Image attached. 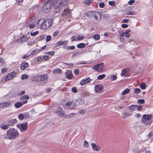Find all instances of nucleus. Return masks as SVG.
<instances>
[{
  "label": "nucleus",
  "instance_id": "nucleus-1",
  "mask_svg": "<svg viewBox=\"0 0 153 153\" xmlns=\"http://www.w3.org/2000/svg\"><path fill=\"white\" fill-rule=\"evenodd\" d=\"M53 20L52 19L45 20L41 19L38 21L37 24V27L43 30H45L50 27L52 24Z\"/></svg>",
  "mask_w": 153,
  "mask_h": 153
},
{
  "label": "nucleus",
  "instance_id": "nucleus-2",
  "mask_svg": "<svg viewBox=\"0 0 153 153\" xmlns=\"http://www.w3.org/2000/svg\"><path fill=\"white\" fill-rule=\"evenodd\" d=\"M19 134L17 130L14 128H11L7 131L4 138L10 140L15 139L19 136Z\"/></svg>",
  "mask_w": 153,
  "mask_h": 153
},
{
  "label": "nucleus",
  "instance_id": "nucleus-3",
  "mask_svg": "<svg viewBox=\"0 0 153 153\" xmlns=\"http://www.w3.org/2000/svg\"><path fill=\"white\" fill-rule=\"evenodd\" d=\"M67 4L66 0H55L53 6L55 9V12L57 13L59 11L61 7L65 6Z\"/></svg>",
  "mask_w": 153,
  "mask_h": 153
},
{
  "label": "nucleus",
  "instance_id": "nucleus-4",
  "mask_svg": "<svg viewBox=\"0 0 153 153\" xmlns=\"http://www.w3.org/2000/svg\"><path fill=\"white\" fill-rule=\"evenodd\" d=\"M52 5L53 2L52 1L48 0L44 3L42 7V10L44 13H48L50 10Z\"/></svg>",
  "mask_w": 153,
  "mask_h": 153
},
{
  "label": "nucleus",
  "instance_id": "nucleus-5",
  "mask_svg": "<svg viewBox=\"0 0 153 153\" xmlns=\"http://www.w3.org/2000/svg\"><path fill=\"white\" fill-rule=\"evenodd\" d=\"M152 117V115L151 114H144L143 115L142 118L141 120L142 123L145 125L147 126L149 125H150L152 123V121L150 120Z\"/></svg>",
  "mask_w": 153,
  "mask_h": 153
},
{
  "label": "nucleus",
  "instance_id": "nucleus-6",
  "mask_svg": "<svg viewBox=\"0 0 153 153\" xmlns=\"http://www.w3.org/2000/svg\"><path fill=\"white\" fill-rule=\"evenodd\" d=\"M48 76L47 74H43L33 77L32 81L33 82H40L47 79Z\"/></svg>",
  "mask_w": 153,
  "mask_h": 153
},
{
  "label": "nucleus",
  "instance_id": "nucleus-7",
  "mask_svg": "<svg viewBox=\"0 0 153 153\" xmlns=\"http://www.w3.org/2000/svg\"><path fill=\"white\" fill-rule=\"evenodd\" d=\"M103 63L102 62L97 64L93 66L92 68L93 70L101 72L102 71L103 67Z\"/></svg>",
  "mask_w": 153,
  "mask_h": 153
},
{
  "label": "nucleus",
  "instance_id": "nucleus-8",
  "mask_svg": "<svg viewBox=\"0 0 153 153\" xmlns=\"http://www.w3.org/2000/svg\"><path fill=\"white\" fill-rule=\"evenodd\" d=\"M17 127L19 128L22 132H23L27 129V123H24L21 124H17Z\"/></svg>",
  "mask_w": 153,
  "mask_h": 153
},
{
  "label": "nucleus",
  "instance_id": "nucleus-9",
  "mask_svg": "<svg viewBox=\"0 0 153 153\" xmlns=\"http://www.w3.org/2000/svg\"><path fill=\"white\" fill-rule=\"evenodd\" d=\"M101 13L99 11H95L94 14V18L97 21L100 20L102 18Z\"/></svg>",
  "mask_w": 153,
  "mask_h": 153
},
{
  "label": "nucleus",
  "instance_id": "nucleus-10",
  "mask_svg": "<svg viewBox=\"0 0 153 153\" xmlns=\"http://www.w3.org/2000/svg\"><path fill=\"white\" fill-rule=\"evenodd\" d=\"M16 75V73L15 72H12L7 74L5 77V80H9L13 79Z\"/></svg>",
  "mask_w": 153,
  "mask_h": 153
},
{
  "label": "nucleus",
  "instance_id": "nucleus-11",
  "mask_svg": "<svg viewBox=\"0 0 153 153\" xmlns=\"http://www.w3.org/2000/svg\"><path fill=\"white\" fill-rule=\"evenodd\" d=\"M95 91L97 93H102L103 91L102 86L101 85H98L95 86Z\"/></svg>",
  "mask_w": 153,
  "mask_h": 153
},
{
  "label": "nucleus",
  "instance_id": "nucleus-12",
  "mask_svg": "<svg viewBox=\"0 0 153 153\" xmlns=\"http://www.w3.org/2000/svg\"><path fill=\"white\" fill-rule=\"evenodd\" d=\"M11 102H2L0 103V109L3 108H6L10 106Z\"/></svg>",
  "mask_w": 153,
  "mask_h": 153
},
{
  "label": "nucleus",
  "instance_id": "nucleus-13",
  "mask_svg": "<svg viewBox=\"0 0 153 153\" xmlns=\"http://www.w3.org/2000/svg\"><path fill=\"white\" fill-rule=\"evenodd\" d=\"M27 101L25 100L22 102V103L17 102L14 104V106L16 108H19L21 107L23 104L27 103Z\"/></svg>",
  "mask_w": 153,
  "mask_h": 153
},
{
  "label": "nucleus",
  "instance_id": "nucleus-14",
  "mask_svg": "<svg viewBox=\"0 0 153 153\" xmlns=\"http://www.w3.org/2000/svg\"><path fill=\"white\" fill-rule=\"evenodd\" d=\"M91 79L90 78L88 77L85 78V79H83L80 82V84L81 85H84L85 84L88 83H89Z\"/></svg>",
  "mask_w": 153,
  "mask_h": 153
},
{
  "label": "nucleus",
  "instance_id": "nucleus-15",
  "mask_svg": "<svg viewBox=\"0 0 153 153\" xmlns=\"http://www.w3.org/2000/svg\"><path fill=\"white\" fill-rule=\"evenodd\" d=\"M91 145L93 150L94 151H99L100 149V147L97 146L94 143H91Z\"/></svg>",
  "mask_w": 153,
  "mask_h": 153
},
{
  "label": "nucleus",
  "instance_id": "nucleus-16",
  "mask_svg": "<svg viewBox=\"0 0 153 153\" xmlns=\"http://www.w3.org/2000/svg\"><path fill=\"white\" fill-rule=\"evenodd\" d=\"M17 122V120L16 119H12L8 121L7 124L9 126H13L14 124L16 123Z\"/></svg>",
  "mask_w": 153,
  "mask_h": 153
},
{
  "label": "nucleus",
  "instance_id": "nucleus-17",
  "mask_svg": "<svg viewBox=\"0 0 153 153\" xmlns=\"http://www.w3.org/2000/svg\"><path fill=\"white\" fill-rule=\"evenodd\" d=\"M28 66V64L27 62H23L21 65L20 68L22 70H24Z\"/></svg>",
  "mask_w": 153,
  "mask_h": 153
},
{
  "label": "nucleus",
  "instance_id": "nucleus-18",
  "mask_svg": "<svg viewBox=\"0 0 153 153\" xmlns=\"http://www.w3.org/2000/svg\"><path fill=\"white\" fill-rule=\"evenodd\" d=\"M131 114L128 112H125L122 114V117L123 119H126L130 116Z\"/></svg>",
  "mask_w": 153,
  "mask_h": 153
},
{
  "label": "nucleus",
  "instance_id": "nucleus-19",
  "mask_svg": "<svg viewBox=\"0 0 153 153\" xmlns=\"http://www.w3.org/2000/svg\"><path fill=\"white\" fill-rule=\"evenodd\" d=\"M95 11H89L87 13V16L91 18H94Z\"/></svg>",
  "mask_w": 153,
  "mask_h": 153
},
{
  "label": "nucleus",
  "instance_id": "nucleus-20",
  "mask_svg": "<svg viewBox=\"0 0 153 153\" xmlns=\"http://www.w3.org/2000/svg\"><path fill=\"white\" fill-rule=\"evenodd\" d=\"M28 39V37L27 36H23L21 37L19 41L21 42H24L26 41Z\"/></svg>",
  "mask_w": 153,
  "mask_h": 153
},
{
  "label": "nucleus",
  "instance_id": "nucleus-21",
  "mask_svg": "<svg viewBox=\"0 0 153 153\" xmlns=\"http://www.w3.org/2000/svg\"><path fill=\"white\" fill-rule=\"evenodd\" d=\"M136 106H137V105H132L128 107V108L130 110V111L132 112L135 111L136 109Z\"/></svg>",
  "mask_w": 153,
  "mask_h": 153
},
{
  "label": "nucleus",
  "instance_id": "nucleus-22",
  "mask_svg": "<svg viewBox=\"0 0 153 153\" xmlns=\"http://www.w3.org/2000/svg\"><path fill=\"white\" fill-rule=\"evenodd\" d=\"M53 72L54 74L59 73L61 74L62 70L59 68H56L53 70Z\"/></svg>",
  "mask_w": 153,
  "mask_h": 153
},
{
  "label": "nucleus",
  "instance_id": "nucleus-23",
  "mask_svg": "<svg viewBox=\"0 0 153 153\" xmlns=\"http://www.w3.org/2000/svg\"><path fill=\"white\" fill-rule=\"evenodd\" d=\"M71 12L69 10H64V11L62 13V15L65 16L66 15H69L70 14Z\"/></svg>",
  "mask_w": 153,
  "mask_h": 153
},
{
  "label": "nucleus",
  "instance_id": "nucleus-24",
  "mask_svg": "<svg viewBox=\"0 0 153 153\" xmlns=\"http://www.w3.org/2000/svg\"><path fill=\"white\" fill-rule=\"evenodd\" d=\"M71 40V41L72 42L73 41H78L77 35H76L72 36L70 38Z\"/></svg>",
  "mask_w": 153,
  "mask_h": 153
},
{
  "label": "nucleus",
  "instance_id": "nucleus-25",
  "mask_svg": "<svg viewBox=\"0 0 153 153\" xmlns=\"http://www.w3.org/2000/svg\"><path fill=\"white\" fill-rule=\"evenodd\" d=\"M9 126L8 124L7 125H1L0 126V128L1 129L6 130L8 129V127Z\"/></svg>",
  "mask_w": 153,
  "mask_h": 153
},
{
  "label": "nucleus",
  "instance_id": "nucleus-26",
  "mask_svg": "<svg viewBox=\"0 0 153 153\" xmlns=\"http://www.w3.org/2000/svg\"><path fill=\"white\" fill-rule=\"evenodd\" d=\"M91 0H85L83 1V3L85 4L89 5L92 2Z\"/></svg>",
  "mask_w": 153,
  "mask_h": 153
},
{
  "label": "nucleus",
  "instance_id": "nucleus-27",
  "mask_svg": "<svg viewBox=\"0 0 153 153\" xmlns=\"http://www.w3.org/2000/svg\"><path fill=\"white\" fill-rule=\"evenodd\" d=\"M76 46L78 48H82L85 47V45L84 43H80L77 45Z\"/></svg>",
  "mask_w": 153,
  "mask_h": 153
},
{
  "label": "nucleus",
  "instance_id": "nucleus-28",
  "mask_svg": "<svg viewBox=\"0 0 153 153\" xmlns=\"http://www.w3.org/2000/svg\"><path fill=\"white\" fill-rule=\"evenodd\" d=\"M130 90L128 88H126L124 90L122 93L121 94L123 95H125L126 94L128 93Z\"/></svg>",
  "mask_w": 153,
  "mask_h": 153
},
{
  "label": "nucleus",
  "instance_id": "nucleus-29",
  "mask_svg": "<svg viewBox=\"0 0 153 153\" xmlns=\"http://www.w3.org/2000/svg\"><path fill=\"white\" fill-rule=\"evenodd\" d=\"M75 115L74 113H71L65 116V118H70L72 117H74Z\"/></svg>",
  "mask_w": 153,
  "mask_h": 153
},
{
  "label": "nucleus",
  "instance_id": "nucleus-30",
  "mask_svg": "<svg viewBox=\"0 0 153 153\" xmlns=\"http://www.w3.org/2000/svg\"><path fill=\"white\" fill-rule=\"evenodd\" d=\"M77 102L79 103V104H77L78 105H82L84 103V101L82 99H79L77 100Z\"/></svg>",
  "mask_w": 153,
  "mask_h": 153
},
{
  "label": "nucleus",
  "instance_id": "nucleus-31",
  "mask_svg": "<svg viewBox=\"0 0 153 153\" xmlns=\"http://www.w3.org/2000/svg\"><path fill=\"white\" fill-rule=\"evenodd\" d=\"M29 99V97L27 95H25L21 97L20 99L21 100H24L25 99L28 100Z\"/></svg>",
  "mask_w": 153,
  "mask_h": 153
},
{
  "label": "nucleus",
  "instance_id": "nucleus-32",
  "mask_svg": "<svg viewBox=\"0 0 153 153\" xmlns=\"http://www.w3.org/2000/svg\"><path fill=\"white\" fill-rule=\"evenodd\" d=\"M121 36H123L124 37H125L126 38H128L130 37V34H128L125 32H124L121 34Z\"/></svg>",
  "mask_w": 153,
  "mask_h": 153
},
{
  "label": "nucleus",
  "instance_id": "nucleus-33",
  "mask_svg": "<svg viewBox=\"0 0 153 153\" xmlns=\"http://www.w3.org/2000/svg\"><path fill=\"white\" fill-rule=\"evenodd\" d=\"M56 113L59 116H63L65 115V114L62 111H56Z\"/></svg>",
  "mask_w": 153,
  "mask_h": 153
},
{
  "label": "nucleus",
  "instance_id": "nucleus-34",
  "mask_svg": "<svg viewBox=\"0 0 153 153\" xmlns=\"http://www.w3.org/2000/svg\"><path fill=\"white\" fill-rule=\"evenodd\" d=\"M140 89L139 88H135L134 91V93L136 94H139L140 92Z\"/></svg>",
  "mask_w": 153,
  "mask_h": 153
},
{
  "label": "nucleus",
  "instance_id": "nucleus-35",
  "mask_svg": "<svg viewBox=\"0 0 153 153\" xmlns=\"http://www.w3.org/2000/svg\"><path fill=\"white\" fill-rule=\"evenodd\" d=\"M29 77V76L27 74H23L21 77V79L22 80H24L25 79H27Z\"/></svg>",
  "mask_w": 153,
  "mask_h": 153
},
{
  "label": "nucleus",
  "instance_id": "nucleus-36",
  "mask_svg": "<svg viewBox=\"0 0 153 153\" xmlns=\"http://www.w3.org/2000/svg\"><path fill=\"white\" fill-rule=\"evenodd\" d=\"M140 87L142 89L144 90L145 89L146 85L145 84L142 83L140 85Z\"/></svg>",
  "mask_w": 153,
  "mask_h": 153
},
{
  "label": "nucleus",
  "instance_id": "nucleus-37",
  "mask_svg": "<svg viewBox=\"0 0 153 153\" xmlns=\"http://www.w3.org/2000/svg\"><path fill=\"white\" fill-rule=\"evenodd\" d=\"M126 69H123L122 71L121 75L122 76H125L126 75Z\"/></svg>",
  "mask_w": 153,
  "mask_h": 153
},
{
  "label": "nucleus",
  "instance_id": "nucleus-38",
  "mask_svg": "<svg viewBox=\"0 0 153 153\" xmlns=\"http://www.w3.org/2000/svg\"><path fill=\"white\" fill-rule=\"evenodd\" d=\"M93 38L96 40H98L100 38V36L99 35L95 34L93 36Z\"/></svg>",
  "mask_w": 153,
  "mask_h": 153
},
{
  "label": "nucleus",
  "instance_id": "nucleus-39",
  "mask_svg": "<svg viewBox=\"0 0 153 153\" xmlns=\"http://www.w3.org/2000/svg\"><path fill=\"white\" fill-rule=\"evenodd\" d=\"M39 33V31H36L33 32H31L30 33V35L32 36H35L36 35H37Z\"/></svg>",
  "mask_w": 153,
  "mask_h": 153
},
{
  "label": "nucleus",
  "instance_id": "nucleus-40",
  "mask_svg": "<svg viewBox=\"0 0 153 153\" xmlns=\"http://www.w3.org/2000/svg\"><path fill=\"white\" fill-rule=\"evenodd\" d=\"M105 76V75L104 74L98 76L97 79H101L104 78Z\"/></svg>",
  "mask_w": 153,
  "mask_h": 153
},
{
  "label": "nucleus",
  "instance_id": "nucleus-41",
  "mask_svg": "<svg viewBox=\"0 0 153 153\" xmlns=\"http://www.w3.org/2000/svg\"><path fill=\"white\" fill-rule=\"evenodd\" d=\"M24 117L25 116L24 115L22 114H20L19 115L18 118L20 120L23 119L24 118Z\"/></svg>",
  "mask_w": 153,
  "mask_h": 153
},
{
  "label": "nucleus",
  "instance_id": "nucleus-42",
  "mask_svg": "<svg viewBox=\"0 0 153 153\" xmlns=\"http://www.w3.org/2000/svg\"><path fill=\"white\" fill-rule=\"evenodd\" d=\"M78 41L81 40L83 39L84 36L82 35H77Z\"/></svg>",
  "mask_w": 153,
  "mask_h": 153
},
{
  "label": "nucleus",
  "instance_id": "nucleus-43",
  "mask_svg": "<svg viewBox=\"0 0 153 153\" xmlns=\"http://www.w3.org/2000/svg\"><path fill=\"white\" fill-rule=\"evenodd\" d=\"M43 60V57L42 56H39L37 57V61L38 62H40Z\"/></svg>",
  "mask_w": 153,
  "mask_h": 153
},
{
  "label": "nucleus",
  "instance_id": "nucleus-44",
  "mask_svg": "<svg viewBox=\"0 0 153 153\" xmlns=\"http://www.w3.org/2000/svg\"><path fill=\"white\" fill-rule=\"evenodd\" d=\"M83 145L84 147H85L87 148L89 146L88 143L86 140L84 142Z\"/></svg>",
  "mask_w": 153,
  "mask_h": 153
},
{
  "label": "nucleus",
  "instance_id": "nucleus-45",
  "mask_svg": "<svg viewBox=\"0 0 153 153\" xmlns=\"http://www.w3.org/2000/svg\"><path fill=\"white\" fill-rule=\"evenodd\" d=\"M137 107V110L138 111H140L141 109L143 108V106L141 105H139L138 106L137 105L136 106V108Z\"/></svg>",
  "mask_w": 153,
  "mask_h": 153
},
{
  "label": "nucleus",
  "instance_id": "nucleus-46",
  "mask_svg": "<svg viewBox=\"0 0 153 153\" xmlns=\"http://www.w3.org/2000/svg\"><path fill=\"white\" fill-rule=\"evenodd\" d=\"M75 48V47L74 46H70L67 47V50H73Z\"/></svg>",
  "mask_w": 153,
  "mask_h": 153
},
{
  "label": "nucleus",
  "instance_id": "nucleus-47",
  "mask_svg": "<svg viewBox=\"0 0 153 153\" xmlns=\"http://www.w3.org/2000/svg\"><path fill=\"white\" fill-rule=\"evenodd\" d=\"M55 52L54 51L49 52L47 51L45 52V53L49 55H50L53 56Z\"/></svg>",
  "mask_w": 153,
  "mask_h": 153
},
{
  "label": "nucleus",
  "instance_id": "nucleus-48",
  "mask_svg": "<svg viewBox=\"0 0 153 153\" xmlns=\"http://www.w3.org/2000/svg\"><path fill=\"white\" fill-rule=\"evenodd\" d=\"M76 106V104L74 103L72 104L71 106H70L69 108L70 109H73L75 108Z\"/></svg>",
  "mask_w": 153,
  "mask_h": 153
},
{
  "label": "nucleus",
  "instance_id": "nucleus-49",
  "mask_svg": "<svg viewBox=\"0 0 153 153\" xmlns=\"http://www.w3.org/2000/svg\"><path fill=\"white\" fill-rule=\"evenodd\" d=\"M68 43V41L67 40H64V41H61V43L62 45H66Z\"/></svg>",
  "mask_w": 153,
  "mask_h": 153
},
{
  "label": "nucleus",
  "instance_id": "nucleus-50",
  "mask_svg": "<svg viewBox=\"0 0 153 153\" xmlns=\"http://www.w3.org/2000/svg\"><path fill=\"white\" fill-rule=\"evenodd\" d=\"M136 13L134 12L130 11L129 12H128L127 13V15H136Z\"/></svg>",
  "mask_w": 153,
  "mask_h": 153
},
{
  "label": "nucleus",
  "instance_id": "nucleus-51",
  "mask_svg": "<svg viewBox=\"0 0 153 153\" xmlns=\"http://www.w3.org/2000/svg\"><path fill=\"white\" fill-rule=\"evenodd\" d=\"M145 101L143 99L138 100L137 101V102L139 104H143L144 102Z\"/></svg>",
  "mask_w": 153,
  "mask_h": 153
},
{
  "label": "nucleus",
  "instance_id": "nucleus-52",
  "mask_svg": "<svg viewBox=\"0 0 153 153\" xmlns=\"http://www.w3.org/2000/svg\"><path fill=\"white\" fill-rule=\"evenodd\" d=\"M117 78V76L115 75H113L111 76V79L112 80H115Z\"/></svg>",
  "mask_w": 153,
  "mask_h": 153
},
{
  "label": "nucleus",
  "instance_id": "nucleus-53",
  "mask_svg": "<svg viewBox=\"0 0 153 153\" xmlns=\"http://www.w3.org/2000/svg\"><path fill=\"white\" fill-rule=\"evenodd\" d=\"M51 39V36L50 35H48L46 37V41L47 42H49L50 41Z\"/></svg>",
  "mask_w": 153,
  "mask_h": 153
},
{
  "label": "nucleus",
  "instance_id": "nucleus-54",
  "mask_svg": "<svg viewBox=\"0 0 153 153\" xmlns=\"http://www.w3.org/2000/svg\"><path fill=\"white\" fill-rule=\"evenodd\" d=\"M72 103L73 102H68L66 103L65 105L66 106H69L72 104Z\"/></svg>",
  "mask_w": 153,
  "mask_h": 153
},
{
  "label": "nucleus",
  "instance_id": "nucleus-55",
  "mask_svg": "<svg viewBox=\"0 0 153 153\" xmlns=\"http://www.w3.org/2000/svg\"><path fill=\"white\" fill-rule=\"evenodd\" d=\"M25 91H22V92L19 93L18 94V96H21L24 94H25Z\"/></svg>",
  "mask_w": 153,
  "mask_h": 153
},
{
  "label": "nucleus",
  "instance_id": "nucleus-56",
  "mask_svg": "<svg viewBox=\"0 0 153 153\" xmlns=\"http://www.w3.org/2000/svg\"><path fill=\"white\" fill-rule=\"evenodd\" d=\"M153 135V132H150L149 134L147 135V136L149 138H150L151 137L152 135Z\"/></svg>",
  "mask_w": 153,
  "mask_h": 153
},
{
  "label": "nucleus",
  "instance_id": "nucleus-57",
  "mask_svg": "<svg viewBox=\"0 0 153 153\" xmlns=\"http://www.w3.org/2000/svg\"><path fill=\"white\" fill-rule=\"evenodd\" d=\"M135 2V1L134 0H130L128 2V4L129 5H132L133 3Z\"/></svg>",
  "mask_w": 153,
  "mask_h": 153
},
{
  "label": "nucleus",
  "instance_id": "nucleus-58",
  "mask_svg": "<svg viewBox=\"0 0 153 153\" xmlns=\"http://www.w3.org/2000/svg\"><path fill=\"white\" fill-rule=\"evenodd\" d=\"M120 40L121 42H123L125 40V38L124 37L120 35Z\"/></svg>",
  "mask_w": 153,
  "mask_h": 153
},
{
  "label": "nucleus",
  "instance_id": "nucleus-59",
  "mask_svg": "<svg viewBox=\"0 0 153 153\" xmlns=\"http://www.w3.org/2000/svg\"><path fill=\"white\" fill-rule=\"evenodd\" d=\"M71 91L74 93H76L77 91V89L75 87L72 88Z\"/></svg>",
  "mask_w": 153,
  "mask_h": 153
},
{
  "label": "nucleus",
  "instance_id": "nucleus-60",
  "mask_svg": "<svg viewBox=\"0 0 153 153\" xmlns=\"http://www.w3.org/2000/svg\"><path fill=\"white\" fill-rule=\"evenodd\" d=\"M129 21V19H124L123 20L122 22V23H126Z\"/></svg>",
  "mask_w": 153,
  "mask_h": 153
},
{
  "label": "nucleus",
  "instance_id": "nucleus-61",
  "mask_svg": "<svg viewBox=\"0 0 153 153\" xmlns=\"http://www.w3.org/2000/svg\"><path fill=\"white\" fill-rule=\"evenodd\" d=\"M99 7L101 8H103L104 7L105 4L103 2L100 3L99 4Z\"/></svg>",
  "mask_w": 153,
  "mask_h": 153
},
{
  "label": "nucleus",
  "instance_id": "nucleus-62",
  "mask_svg": "<svg viewBox=\"0 0 153 153\" xmlns=\"http://www.w3.org/2000/svg\"><path fill=\"white\" fill-rule=\"evenodd\" d=\"M115 4V2L114 1H109V4L111 6H114Z\"/></svg>",
  "mask_w": 153,
  "mask_h": 153
},
{
  "label": "nucleus",
  "instance_id": "nucleus-63",
  "mask_svg": "<svg viewBox=\"0 0 153 153\" xmlns=\"http://www.w3.org/2000/svg\"><path fill=\"white\" fill-rule=\"evenodd\" d=\"M7 70V68H3L2 69V70L1 71V72L2 73H4L6 72Z\"/></svg>",
  "mask_w": 153,
  "mask_h": 153
},
{
  "label": "nucleus",
  "instance_id": "nucleus-64",
  "mask_svg": "<svg viewBox=\"0 0 153 153\" xmlns=\"http://www.w3.org/2000/svg\"><path fill=\"white\" fill-rule=\"evenodd\" d=\"M85 112V111L84 110H80L79 111V113L80 114H84Z\"/></svg>",
  "mask_w": 153,
  "mask_h": 153
}]
</instances>
